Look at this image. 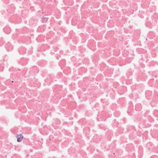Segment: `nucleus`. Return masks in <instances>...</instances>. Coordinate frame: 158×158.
I'll list each match as a JSON object with an SVG mask.
<instances>
[{"mask_svg": "<svg viewBox=\"0 0 158 158\" xmlns=\"http://www.w3.org/2000/svg\"><path fill=\"white\" fill-rule=\"evenodd\" d=\"M16 137L17 139V141L18 142H21L23 138V136L22 134H17L16 135Z\"/></svg>", "mask_w": 158, "mask_h": 158, "instance_id": "1", "label": "nucleus"}, {"mask_svg": "<svg viewBox=\"0 0 158 158\" xmlns=\"http://www.w3.org/2000/svg\"><path fill=\"white\" fill-rule=\"evenodd\" d=\"M48 20V18L46 17H43L42 18L41 22L43 23L46 22Z\"/></svg>", "mask_w": 158, "mask_h": 158, "instance_id": "2", "label": "nucleus"}, {"mask_svg": "<svg viewBox=\"0 0 158 158\" xmlns=\"http://www.w3.org/2000/svg\"><path fill=\"white\" fill-rule=\"evenodd\" d=\"M8 45H10V44H6V45H5V47L6 48L7 47V46Z\"/></svg>", "mask_w": 158, "mask_h": 158, "instance_id": "3", "label": "nucleus"}]
</instances>
